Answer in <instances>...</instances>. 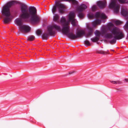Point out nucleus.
Returning <instances> with one entry per match:
<instances>
[{
	"mask_svg": "<svg viewBox=\"0 0 128 128\" xmlns=\"http://www.w3.org/2000/svg\"><path fill=\"white\" fill-rule=\"evenodd\" d=\"M16 4H19L21 6V14L20 16V19L18 18L15 20V23L17 25L20 26L22 25L23 22L21 19L25 22H30L32 24H36L39 22L40 18L37 15V10L35 7L30 6L28 10L26 5L18 1L12 0L7 3L2 10V14L5 17L3 20L4 23L7 24L11 20L10 17L11 16L10 8L12 6Z\"/></svg>",
	"mask_w": 128,
	"mask_h": 128,
	"instance_id": "f257e3e1",
	"label": "nucleus"
},
{
	"mask_svg": "<svg viewBox=\"0 0 128 128\" xmlns=\"http://www.w3.org/2000/svg\"><path fill=\"white\" fill-rule=\"evenodd\" d=\"M68 22H66L65 24H64L62 29H61L60 26L56 24L49 26L47 27V31L49 34L51 36L54 35L56 33L55 30H53L54 28L58 31H62L63 33L67 35L70 32V27L68 25Z\"/></svg>",
	"mask_w": 128,
	"mask_h": 128,
	"instance_id": "f03ea898",
	"label": "nucleus"
},
{
	"mask_svg": "<svg viewBox=\"0 0 128 128\" xmlns=\"http://www.w3.org/2000/svg\"><path fill=\"white\" fill-rule=\"evenodd\" d=\"M111 32L115 36L113 39L108 41L109 43L111 44L115 43L116 40L122 39L124 37V33L121 31L119 30L116 27L112 29Z\"/></svg>",
	"mask_w": 128,
	"mask_h": 128,
	"instance_id": "7ed1b4c3",
	"label": "nucleus"
},
{
	"mask_svg": "<svg viewBox=\"0 0 128 128\" xmlns=\"http://www.w3.org/2000/svg\"><path fill=\"white\" fill-rule=\"evenodd\" d=\"M66 6L60 3L57 2L56 3L55 6H54L52 9V12L54 14L56 11V8L58 9V12L60 14H63L64 13L65 8Z\"/></svg>",
	"mask_w": 128,
	"mask_h": 128,
	"instance_id": "20e7f679",
	"label": "nucleus"
},
{
	"mask_svg": "<svg viewBox=\"0 0 128 128\" xmlns=\"http://www.w3.org/2000/svg\"><path fill=\"white\" fill-rule=\"evenodd\" d=\"M84 31L81 30L77 31L76 35H75L72 32H69L67 34L68 36L70 39L74 40L77 38L82 36L85 34Z\"/></svg>",
	"mask_w": 128,
	"mask_h": 128,
	"instance_id": "39448f33",
	"label": "nucleus"
},
{
	"mask_svg": "<svg viewBox=\"0 0 128 128\" xmlns=\"http://www.w3.org/2000/svg\"><path fill=\"white\" fill-rule=\"evenodd\" d=\"M109 7L110 8H113L114 9V12L116 14L118 13L120 8V6L116 4L115 0H112L110 2Z\"/></svg>",
	"mask_w": 128,
	"mask_h": 128,
	"instance_id": "423d86ee",
	"label": "nucleus"
},
{
	"mask_svg": "<svg viewBox=\"0 0 128 128\" xmlns=\"http://www.w3.org/2000/svg\"><path fill=\"white\" fill-rule=\"evenodd\" d=\"M98 6L101 9H103L106 6V3L105 1L100 0L97 2Z\"/></svg>",
	"mask_w": 128,
	"mask_h": 128,
	"instance_id": "0eeeda50",
	"label": "nucleus"
},
{
	"mask_svg": "<svg viewBox=\"0 0 128 128\" xmlns=\"http://www.w3.org/2000/svg\"><path fill=\"white\" fill-rule=\"evenodd\" d=\"M22 31L25 33H27L30 32V28L28 26L22 25L20 27Z\"/></svg>",
	"mask_w": 128,
	"mask_h": 128,
	"instance_id": "6e6552de",
	"label": "nucleus"
},
{
	"mask_svg": "<svg viewBox=\"0 0 128 128\" xmlns=\"http://www.w3.org/2000/svg\"><path fill=\"white\" fill-rule=\"evenodd\" d=\"M87 8V6L86 5L84 4H82L77 8V10L79 12H81L86 9Z\"/></svg>",
	"mask_w": 128,
	"mask_h": 128,
	"instance_id": "1a4fd4ad",
	"label": "nucleus"
},
{
	"mask_svg": "<svg viewBox=\"0 0 128 128\" xmlns=\"http://www.w3.org/2000/svg\"><path fill=\"white\" fill-rule=\"evenodd\" d=\"M60 1L68 2L73 5H77L78 4V2L76 0H61Z\"/></svg>",
	"mask_w": 128,
	"mask_h": 128,
	"instance_id": "9d476101",
	"label": "nucleus"
},
{
	"mask_svg": "<svg viewBox=\"0 0 128 128\" xmlns=\"http://www.w3.org/2000/svg\"><path fill=\"white\" fill-rule=\"evenodd\" d=\"M19 10L16 8H15L12 11V14L13 17L16 16L18 13Z\"/></svg>",
	"mask_w": 128,
	"mask_h": 128,
	"instance_id": "9b49d317",
	"label": "nucleus"
},
{
	"mask_svg": "<svg viewBox=\"0 0 128 128\" xmlns=\"http://www.w3.org/2000/svg\"><path fill=\"white\" fill-rule=\"evenodd\" d=\"M75 15L73 12H70L69 16V20L71 21L75 16Z\"/></svg>",
	"mask_w": 128,
	"mask_h": 128,
	"instance_id": "f8f14e48",
	"label": "nucleus"
},
{
	"mask_svg": "<svg viewBox=\"0 0 128 128\" xmlns=\"http://www.w3.org/2000/svg\"><path fill=\"white\" fill-rule=\"evenodd\" d=\"M60 16L58 14H55L53 16V20L54 21L58 23L59 22Z\"/></svg>",
	"mask_w": 128,
	"mask_h": 128,
	"instance_id": "ddd939ff",
	"label": "nucleus"
},
{
	"mask_svg": "<svg viewBox=\"0 0 128 128\" xmlns=\"http://www.w3.org/2000/svg\"><path fill=\"white\" fill-rule=\"evenodd\" d=\"M88 33L87 34V36H90L92 34L93 32V30L92 27H88Z\"/></svg>",
	"mask_w": 128,
	"mask_h": 128,
	"instance_id": "4468645a",
	"label": "nucleus"
},
{
	"mask_svg": "<svg viewBox=\"0 0 128 128\" xmlns=\"http://www.w3.org/2000/svg\"><path fill=\"white\" fill-rule=\"evenodd\" d=\"M121 13L124 16L128 17V10H122Z\"/></svg>",
	"mask_w": 128,
	"mask_h": 128,
	"instance_id": "2eb2a0df",
	"label": "nucleus"
},
{
	"mask_svg": "<svg viewBox=\"0 0 128 128\" xmlns=\"http://www.w3.org/2000/svg\"><path fill=\"white\" fill-rule=\"evenodd\" d=\"M48 35H49V34H48L47 33H44L42 36V38L43 39L47 40L48 37Z\"/></svg>",
	"mask_w": 128,
	"mask_h": 128,
	"instance_id": "dca6fc26",
	"label": "nucleus"
},
{
	"mask_svg": "<svg viewBox=\"0 0 128 128\" xmlns=\"http://www.w3.org/2000/svg\"><path fill=\"white\" fill-rule=\"evenodd\" d=\"M106 38L107 39H110L113 38L112 35L111 34L106 33L104 35Z\"/></svg>",
	"mask_w": 128,
	"mask_h": 128,
	"instance_id": "f3484780",
	"label": "nucleus"
},
{
	"mask_svg": "<svg viewBox=\"0 0 128 128\" xmlns=\"http://www.w3.org/2000/svg\"><path fill=\"white\" fill-rule=\"evenodd\" d=\"M96 52L97 53L100 54H107L108 53L106 52H105L103 50H98L96 51Z\"/></svg>",
	"mask_w": 128,
	"mask_h": 128,
	"instance_id": "a211bd4d",
	"label": "nucleus"
},
{
	"mask_svg": "<svg viewBox=\"0 0 128 128\" xmlns=\"http://www.w3.org/2000/svg\"><path fill=\"white\" fill-rule=\"evenodd\" d=\"M110 81L111 83L114 84H119L122 83L119 80L113 81L110 80Z\"/></svg>",
	"mask_w": 128,
	"mask_h": 128,
	"instance_id": "6ab92c4d",
	"label": "nucleus"
},
{
	"mask_svg": "<svg viewBox=\"0 0 128 128\" xmlns=\"http://www.w3.org/2000/svg\"><path fill=\"white\" fill-rule=\"evenodd\" d=\"M62 24H64L66 22L65 18L64 16H62L60 20Z\"/></svg>",
	"mask_w": 128,
	"mask_h": 128,
	"instance_id": "aec40b11",
	"label": "nucleus"
},
{
	"mask_svg": "<svg viewBox=\"0 0 128 128\" xmlns=\"http://www.w3.org/2000/svg\"><path fill=\"white\" fill-rule=\"evenodd\" d=\"M107 32V30H106L105 28H103L101 30V32H100L102 35H104L106 34Z\"/></svg>",
	"mask_w": 128,
	"mask_h": 128,
	"instance_id": "412c9836",
	"label": "nucleus"
},
{
	"mask_svg": "<svg viewBox=\"0 0 128 128\" xmlns=\"http://www.w3.org/2000/svg\"><path fill=\"white\" fill-rule=\"evenodd\" d=\"M91 40L94 42H96L99 40V38L96 37L91 38Z\"/></svg>",
	"mask_w": 128,
	"mask_h": 128,
	"instance_id": "4be33fe9",
	"label": "nucleus"
},
{
	"mask_svg": "<svg viewBox=\"0 0 128 128\" xmlns=\"http://www.w3.org/2000/svg\"><path fill=\"white\" fill-rule=\"evenodd\" d=\"M94 34L96 36L98 37H100V35H101L100 32L97 30L95 31L94 32Z\"/></svg>",
	"mask_w": 128,
	"mask_h": 128,
	"instance_id": "5701e85b",
	"label": "nucleus"
},
{
	"mask_svg": "<svg viewBox=\"0 0 128 128\" xmlns=\"http://www.w3.org/2000/svg\"><path fill=\"white\" fill-rule=\"evenodd\" d=\"M88 16L90 19H93L94 18V15L92 13H90L88 14Z\"/></svg>",
	"mask_w": 128,
	"mask_h": 128,
	"instance_id": "b1692460",
	"label": "nucleus"
},
{
	"mask_svg": "<svg viewBox=\"0 0 128 128\" xmlns=\"http://www.w3.org/2000/svg\"><path fill=\"white\" fill-rule=\"evenodd\" d=\"M71 21V24L73 26H76V19L73 18Z\"/></svg>",
	"mask_w": 128,
	"mask_h": 128,
	"instance_id": "393cba45",
	"label": "nucleus"
},
{
	"mask_svg": "<svg viewBox=\"0 0 128 128\" xmlns=\"http://www.w3.org/2000/svg\"><path fill=\"white\" fill-rule=\"evenodd\" d=\"M106 17L105 14L104 13L100 14V18L102 19H105Z\"/></svg>",
	"mask_w": 128,
	"mask_h": 128,
	"instance_id": "a878e982",
	"label": "nucleus"
},
{
	"mask_svg": "<svg viewBox=\"0 0 128 128\" xmlns=\"http://www.w3.org/2000/svg\"><path fill=\"white\" fill-rule=\"evenodd\" d=\"M100 14L99 12H96L94 15V17L96 18H99Z\"/></svg>",
	"mask_w": 128,
	"mask_h": 128,
	"instance_id": "bb28decb",
	"label": "nucleus"
},
{
	"mask_svg": "<svg viewBox=\"0 0 128 128\" xmlns=\"http://www.w3.org/2000/svg\"><path fill=\"white\" fill-rule=\"evenodd\" d=\"M35 38V37L33 36H31L28 37V40L30 41L34 40Z\"/></svg>",
	"mask_w": 128,
	"mask_h": 128,
	"instance_id": "cd10ccee",
	"label": "nucleus"
},
{
	"mask_svg": "<svg viewBox=\"0 0 128 128\" xmlns=\"http://www.w3.org/2000/svg\"><path fill=\"white\" fill-rule=\"evenodd\" d=\"M84 14L82 12L78 13V16L80 18H82L84 17Z\"/></svg>",
	"mask_w": 128,
	"mask_h": 128,
	"instance_id": "c85d7f7f",
	"label": "nucleus"
},
{
	"mask_svg": "<svg viewBox=\"0 0 128 128\" xmlns=\"http://www.w3.org/2000/svg\"><path fill=\"white\" fill-rule=\"evenodd\" d=\"M84 44L88 46H90V44L88 40L84 41Z\"/></svg>",
	"mask_w": 128,
	"mask_h": 128,
	"instance_id": "c756f323",
	"label": "nucleus"
},
{
	"mask_svg": "<svg viewBox=\"0 0 128 128\" xmlns=\"http://www.w3.org/2000/svg\"><path fill=\"white\" fill-rule=\"evenodd\" d=\"M114 22L116 24L118 25L121 24V22L118 20H114Z\"/></svg>",
	"mask_w": 128,
	"mask_h": 128,
	"instance_id": "7c9ffc66",
	"label": "nucleus"
},
{
	"mask_svg": "<svg viewBox=\"0 0 128 128\" xmlns=\"http://www.w3.org/2000/svg\"><path fill=\"white\" fill-rule=\"evenodd\" d=\"M97 9V7L96 5L93 6L92 7L91 9L93 11H95Z\"/></svg>",
	"mask_w": 128,
	"mask_h": 128,
	"instance_id": "2f4dec72",
	"label": "nucleus"
},
{
	"mask_svg": "<svg viewBox=\"0 0 128 128\" xmlns=\"http://www.w3.org/2000/svg\"><path fill=\"white\" fill-rule=\"evenodd\" d=\"M96 22L97 24H100L101 22V20H100L99 19H97L96 20Z\"/></svg>",
	"mask_w": 128,
	"mask_h": 128,
	"instance_id": "473e14b6",
	"label": "nucleus"
},
{
	"mask_svg": "<svg viewBox=\"0 0 128 128\" xmlns=\"http://www.w3.org/2000/svg\"><path fill=\"white\" fill-rule=\"evenodd\" d=\"M97 24V23L95 21L94 22L92 23V25L94 27L96 26Z\"/></svg>",
	"mask_w": 128,
	"mask_h": 128,
	"instance_id": "72a5a7b5",
	"label": "nucleus"
},
{
	"mask_svg": "<svg viewBox=\"0 0 128 128\" xmlns=\"http://www.w3.org/2000/svg\"><path fill=\"white\" fill-rule=\"evenodd\" d=\"M41 33V31L40 30H38L36 31V34L38 35H40Z\"/></svg>",
	"mask_w": 128,
	"mask_h": 128,
	"instance_id": "f704fd0d",
	"label": "nucleus"
},
{
	"mask_svg": "<svg viewBox=\"0 0 128 128\" xmlns=\"http://www.w3.org/2000/svg\"><path fill=\"white\" fill-rule=\"evenodd\" d=\"M125 27L126 29H128V21L126 22Z\"/></svg>",
	"mask_w": 128,
	"mask_h": 128,
	"instance_id": "c9c22d12",
	"label": "nucleus"
},
{
	"mask_svg": "<svg viewBox=\"0 0 128 128\" xmlns=\"http://www.w3.org/2000/svg\"><path fill=\"white\" fill-rule=\"evenodd\" d=\"M128 82V79L126 78L124 79V82Z\"/></svg>",
	"mask_w": 128,
	"mask_h": 128,
	"instance_id": "e433bc0d",
	"label": "nucleus"
},
{
	"mask_svg": "<svg viewBox=\"0 0 128 128\" xmlns=\"http://www.w3.org/2000/svg\"><path fill=\"white\" fill-rule=\"evenodd\" d=\"M74 72H69V74H72V73H74Z\"/></svg>",
	"mask_w": 128,
	"mask_h": 128,
	"instance_id": "4c0bfd02",
	"label": "nucleus"
},
{
	"mask_svg": "<svg viewBox=\"0 0 128 128\" xmlns=\"http://www.w3.org/2000/svg\"><path fill=\"white\" fill-rule=\"evenodd\" d=\"M109 24L110 26H111L112 25V23H110V24Z\"/></svg>",
	"mask_w": 128,
	"mask_h": 128,
	"instance_id": "58836bf2",
	"label": "nucleus"
},
{
	"mask_svg": "<svg viewBox=\"0 0 128 128\" xmlns=\"http://www.w3.org/2000/svg\"><path fill=\"white\" fill-rule=\"evenodd\" d=\"M126 37V39H127L128 38V33L127 34Z\"/></svg>",
	"mask_w": 128,
	"mask_h": 128,
	"instance_id": "ea45409f",
	"label": "nucleus"
},
{
	"mask_svg": "<svg viewBox=\"0 0 128 128\" xmlns=\"http://www.w3.org/2000/svg\"><path fill=\"white\" fill-rule=\"evenodd\" d=\"M106 21V20H104V21H103L102 22H103V23H104L105 22V21Z\"/></svg>",
	"mask_w": 128,
	"mask_h": 128,
	"instance_id": "a19ab883",
	"label": "nucleus"
},
{
	"mask_svg": "<svg viewBox=\"0 0 128 128\" xmlns=\"http://www.w3.org/2000/svg\"><path fill=\"white\" fill-rule=\"evenodd\" d=\"M111 50L112 51H114V50Z\"/></svg>",
	"mask_w": 128,
	"mask_h": 128,
	"instance_id": "79ce46f5",
	"label": "nucleus"
},
{
	"mask_svg": "<svg viewBox=\"0 0 128 128\" xmlns=\"http://www.w3.org/2000/svg\"><path fill=\"white\" fill-rule=\"evenodd\" d=\"M101 47L102 48H103L102 46H101Z\"/></svg>",
	"mask_w": 128,
	"mask_h": 128,
	"instance_id": "37998d69",
	"label": "nucleus"
},
{
	"mask_svg": "<svg viewBox=\"0 0 128 128\" xmlns=\"http://www.w3.org/2000/svg\"><path fill=\"white\" fill-rule=\"evenodd\" d=\"M107 52H108L109 51V50H108L107 51Z\"/></svg>",
	"mask_w": 128,
	"mask_h": 128,
	"instance_id": "c03bdc74",
	"label": "nucleus"
}]
</instances>
